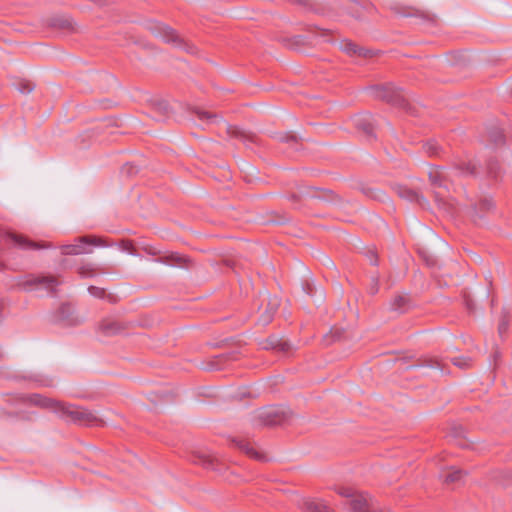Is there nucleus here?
<instances>
[{
  "mask_svg": "<svg viewBox=\"0 0 512 512\" xmlns=\"http://www.w3.org/2000/svg\"><path fill=\"white\" fill-rule=\"evenodd\" d=\"M50 247L45 242H36L23 234L0 230V265L12 258L14 248L28 251Z\"/></svg>",
  "mask_w": 512,
  "mask_h": 512,
  "instance_id": "f257e3e1",
  "label": "nucleus"
},
{
  "mask_svg": "<svg viewBox=\"0 0 512 512\" xmlns=\"http://www.w3.org/2000/svg\"><path fill=\"white\" fill-rule=\"evenodd\" d=\"M374 98L401 109L409 114L415 113V108L409 103L402 89L392 83L377 84L369 87Z\"/></svg>",
  "mask_w": 512,
  "mask_h": 512,
  "instance_id": "f03ea898",
  "label": "nucleus"
},
{
  "mask_svg": "<svg viewBox=\"0 0 512 512\" xmlns=\"http://www.w3.org/2000/svg\"><path fill=\"white\" fill-rule=\"evenodd\" d=\"M58 414L64 420L81 426L103 427L105 425L104 420L90 410L71 403L61 402Z\"/></svg>",
  "mask_w": 512,
  "mask_h": 512,
  "instance_id": "7ed1b4c3",
  "label": "nucleus"
},
{
  "mask_svg": "<svg viewBox=\"0 0 512 512\" xmlns=\"http://www.w3.org/2000/svg\"><path fill=\"white\" fill-rule=\"evenodd\" d=\"M289 418L290 411L279 406L262 408L257 415L259 425L266 427L282 425L287 422Z\"/></svg>",
  "mask_w": 512,
  "mask_h": 512,
  "instance_id": "20e7f679",
  "label": "nucleus"
},
{
  "mask_svg": "<svg viewBox=\"0 0 512 512\" xmlns=\"http://www.w3.org/2000/svg\"><path fill=\"white\" fill-rule=\"evenodd\" d=\"M148 29L154 36L161 38L166 43H173L178 46H183L189 53L194 51L193 46L185 43L174 29L163 23L151 22L148 25Z\"/></svg>",
  "mask_w": 512,
  "mask_h": 512,
  "instance_id": "39448f33",
  "label": "nucleus"
},
{
  "mask_svg": "<svg viewBox=\"0 0 512 512\" xmlns=\"http://www.w3.org/2000/svg\"><path fill=\"white\" fill-rule=\"evenodd\" d=\"M337 493L343 497L351 498L350 507L353 512H376L367 494L358 493L351 487H339Z\"/></svg>",
  "mask_w": 512,
  "mask_h": 512,
  "instance_id": "423d86ee",
  "label": "nucleus"
},
{
  "mask_svg": "<svg viewBox=\"0 0 512 512\" xmlns=\"http://www.w3.org/2000/svg\"><path fill=\"white\" fill-rule=\"evenodd\" d=\"M131 327L130 322L115 317H106L99 322L98 331L106 337H111L125 334Z\"/></svg>",
  "mask_w": 512,
  "mask_h": 512,
  "instance_id": "0eeeda50",
  "label": "nucleus"
},
{
  "mask_svg": "<svg viewBox=\"0 0 512 512\" xmlns=\"http://www.w3.org/2000/svg\"><path fill=\"white\" fill-rule=\"evenodd\" d=\"M78 243L62 245L60 247L63 255H80L90 253L92 250H87L84 245H107L101 238L96 236H81L77 239Z\"/></svg>",
  "mask_w": 512,
  "mask_h": 512,
  "instance_id": "6e6552de",
  "label": "nucleus"
},
{
  "mask_svg": "<svg viewBox=\"0 0 512 512\" xmlns=\"http://www.w3.org/2000/svg\"><path fill=\"white\" fill-rule=\"evenodd\" d=\"M61 284L58 277L53 275H29L18 286L27 290L32 286L43 285L52 295L56 293V287Z\"/></svg>",
  "mask_w": 512,
  "mask_h": 512,
  "instance_id": "1a4fd4ad",
  "label": "nucleus"
},
{
  "mask_svg": "<svg viewBox=\"0 0 512 512\" xmlns=\"http://www.w3.org/2000/svg\"><path fill=\"white\" fill-rule=\"evenodd\" d=\"M156 261L165 265L190 269L194 267V261L187 255L178 252H168L156 258Z\"/></svg>",
  "mask_w": 512,
  "mask_h": 512,
  "instance_id": "9d476101",
  "label": "nucleus"
},
{
  "mask_svg": "<svg viewBox=\"0 0 512 512\" xmlns=\"http://www.w3.org/2000/svg\"><path fill=\"white\" fill-rule=\"evenodd\" d=\"M347 13L355 19L362 18L365 14L373 13L376 8L369 0H347Z\"/></svg>",
  "mask_w": 512,
  "mask_h": 512,
  "instance_id": "9b49d317",
  "label": "nucleus"
},
{
  "mask_svg": "<svg viewBox=\"0 0 512 512\" xmlns=\"http://www.w3.org/2000/svg\"><path fill=\"white\" fill-rule=\"evenodd\" d=\"M23 402H27L33 406H37L44 409H50L55 413H58L62 401H57L52 398L42 396L40 394H31L27 397H22Z\"/></svg>",
  "mask_w": 512,
  "mask_h": 512,
  "instance_id": "f8f14e48",
  "label": "nucleus"
},
{
  "mask_svg": "<svg viewBox=\"0 0 512 512\" xmlns=\"http://www.w3.org/2000/svg\"><path fill=\"white\" fill-rule=\"evenodd\" d=\"M232 443L248 457L261 462L267 461V457L263 453L257 451L250 440L245 438H233Z\"/></svg>",
  "mask_w": 512,
  "mask_h": 512,
  "instance_id": "ddd939ff",
  "label": "nucleus"
},
{
  "mask_svg": "<svg viewBox=\"0 0 512 512\" xmlns=\"http://www.w3.org/2000/svg\"><path fill=\"white\" fill-rule=\"evenodd\" d=\"M333 192L330 190H320L315 187H305L304 190H301L299 194L291 193L289 196V200L292 202H298L302 196H310L312 198H319L325 200H332Z\"/></svg>",
  "mask_w": 512,
  "mask_h": 512,
  "instance_id": "4468645a",
  "label": "nucleus"
},
{
  "mask_svg": "<svg viewBox=\"0 0 512 512\" xmlns=\"http://www.w3.org/2000/svg\"><path fill=\"white\" fill-rule=\"evenodd\" d=\"M428 176L429 181L434 188H444L448 190L450 180L448 179V175L444 167L433 166L429 171Z\"/></svg>",
  "mask_w": 512,
  "mask_h": 512,
  "instance_id": "2eb2a0df",
  "label": "nucleus"
},
{
  "mask_svg": "<svg viewBox=\"0 0 512 512\" xmlns=\"http://www.w3.org/2000/svg\"><path fill=\"white\" fill-rule=\"evenodd\" d=\"M113 269L111 266H96L92 263H82L77 268V273L81 278H92L98 274L112 273Z\"/></svg>",
  "mask_w": 512,
  "mask_h": 512,
  "instance_id": "dca6fc26",
  "label": "nucleus"
},
{
  "mask_svg": "<svg viewBox=\"0 0 512 512\" xmlns=\"http://www.w3.org/2000/svg\"><path fill=\"white\" fill-rule=\"evenodd\" d=\"M190 461L194 464L200 465L206 469L215 470L219 461L218 459L203 451H194L190 456Z\"/></svg>",
  "mask_w": 512,
  "mask_h": 512,
  "instance_id": "f3484780",
  "label": "nucleus"
},
{
  "mask_svg": "<svg viewBox=\"0 0 512 512\" xmlns=\"http://www.w3.org/2000/svg\"><path fill=\"white\" fill-rule=\"evenodd\" d=\"M341 49L349 56H358L362 58H371L374 56L372 50L366 49L357 45L350 40H344L341 44Z\"/></svg>",
  "mask_w": 512,
  "mask_h": 512,
  "instance_id": "a211bd4d",
  "label": "nucleus"
},
{
  "mask_svg": "<svg viewBox=\"0 0 512 512\" xmlns=\"http://www.w3.org/2000/svg\"><path fill=\"white\" fill-rule=\"evenodd\" d=\"M56 319L68 326H74L79 324L76 316H74V310L70 304L63 303L56 312Z\"/></svg>",
  "mask_w": 512,
  "mask_h": 512,
  "instance_id": "6ab92c4d",
  "label": "nucleus"
},
{
  "mask_svg": "<svg viewBox=\"0 0 512 512\" xmlns=\"http://www.w3.org/2000/svg\"><path fill=\"white\" fill-rule=\"evenodd\" d=\"M227 133L230 137L237 138L245 144H259V137L255 133L245 131L237 126H228Z\"/></svg>",
  "mask_w": 512,
  "mask_h": 512,
  "instance_id": "aec40b11",
  "label": "nucleus"
},
{
  "mask_svg": "<svg viewBox=\"0 0 512 512\" xmlns=\"http://www.w3.org/2000/svg\"><path fill=\"white\" fill-rule=\"evenodd\" d=\"M304 512H333V509L320 499H306L303 501Z\"/></svg>",
  "mask_w": 512,
  "mask_h": 512,
  "instance_id": "412c9836",
  "label": "nucleus"
},
{
  "mask_svg": "<svg viewBox=\"0 0 512 512\" xmlns=\"http://www.w3.org/2000/svg\"><path fill=\"white\" fill-rule=\"evenodd\" d=\"M355 127L358 131L362 132L367 140H375L374 125L368 117H360L355 120Z\"/></svg>",
  "mask_w": 512,
  "mask_h": 512,
  "instance_id": "4be33fe9",
  "label": "nucleus"
},
{
  "mask_svg": "<svg viewBox=\"0 0 512 512\" xmlns=\"http://www.w3.org/2000/svg\"><path fill=\"white\" fill-rule=\"evenodd\" d=\"M278 306H279V301L277 298L270 300L268 302L265 310L261 311L260 316H259V322L264 326L271 323L274 318V315L276 314V312L278 310Z\"/></svg>",
  "mask_w": 512,
  "mask_h": 512,
  "instance_id": "5701e85b",
  "label": "nucleus"
},
{
  "mask_svg": "<svg viewBox=\"0 0 512 512\" xmlns=\"http://www.w3.org/2000/svg\"><path fill=\"white\" fill-rule=\"evenodd\" d=\"M391 9H392V11H394V13L404 16V17H419V18H423L426 20L431 19L429 17V15L425 14L424 12H422L418 9L412 8V7H407V6L397 4V5L392 6Z\"/></svg>",
  "mask_w": 512,
  "mask_h": 512,
  "instance_id": "b1692460",
  "label": "nucleus"
},
{
  "mask_svg": "<svg viewBox=\"0 0 512 512\" xmlns=\"http://www.w3.org/2000/svg\"><path fill=\"white\" fill-rule=\"evenodd\" d=\"M239 352L231 351L216 355L212 358L210 366L213 369H221L227 362L235 361L238 359Z\"/></svg>",
  "mask_w": 512,
  "mask_h": 512,
  "instance_id": "393cba45",
  "label": "nucleus"
},
{
  "mask_svg": "<svg viewBox=\"0 0 512 512\" xmlns=\"http://www.w3.org/2000/svg\"><path fill=\"white\" fill-rule=\"evenodd\" d=\"M494 202L491 198H481L475 205L473 206L475 217L482 218L488 212H490L494 208Z\"/></svg>",
  "mask_w": 512,
  "mask_h": 512,
  "instance_id": "a878e982",
  "label": "nucleus"
},
{
  "mask_svg": "<svg viewBox=\"0 0 512 512\" xmlns=\"http://www.w3.org/2000/svg\"><path fill=\"white\" fill-rule=\"evenodd\" d=\"M434 196L439 208L450 215H454L457 212V208L452 199H447L442 193L437 191H435Z\"/></svg>",
  "mask_w": 512,
  "mask_h": 512,
  "instance_id": "bb28decb",
  "label": "nucleus"
},
{
  "mask_svg": "<svg viewBox=\"0 0 512 512\" xmlns=\"http://www.w3.org/2000/svg\"><path fill=\"white\" fill-rule=\"evenodd\" d=\"M397 193L401 198L410 202H416L418 204H421V201L424 199V197L419 195L417 191L406 186H399L397 188Z\"/></svg>",
  "mask_w": 512,
  "mask_h": 512,
  "instance_id": "cd10ccee",
  "label": "nucleus"
},
{
  "mask_svg": "<svg viewBox=\"0 0 512 512\" xmlns=\"http://www.w3.org/2000/svg\"><path fill=\"white\" fill-rule=\"evenodd\" d=\"M453 167L462 175L476 174V166L471 161H466L462 159L455 160L453 163Z\"/></svg>",
  "mask_w": 512,
  "mask_h": 512,
  "instance_id": "c85d7f7f",
  "label": "nucleus"
},
{
  "mask_svg": "<svg viewBox=\"0 0 512 512\" xmlns=\"http://www.w3.org/2000/svg\"><path fill=\"white\" fill-rule=\"evenodd\" d=\"M410 304V298L407 295H396L391 301V309L404 313Z\"/></svg>",
  "mask_w": 512,
  "mask_h": 512,
  "instance_id": "c756f323",
  "label": "nucleus"
},
{
  "mask_svg": "<svg viewBox=\"0 0 512 512\" xmlns=\"http://www.w3.org/2000/svg\"><path fill=\"white\" fill-rule=\"evenodd\" d=\"M423 149L429 157H441L444 152L443 148L433 139L426 141L423 144Z\"/></svg>",
  "mask_w": 512,
  "mask_h": 512,
  "instance_id": "7c9ffc66",
  "label": "nucleus"
},
{
  "mask_svg": "<svg viewBox=\"0 0 512 512\" xmlns=\"http://www.w3.org/2000/svg\"><path fill=\"white\" fill-rule=\"evenodd\" d=\"M487 175L489 178L498 180L501 177L502 169L497 159L491 158L486 165Z\"/></svg>",
  "mask_w": 512,
  "mask_h": 512,
  "instance_id": "2f4dec72",
  "label": "nucleus"
},
{
  "mask_svg": "<svg viewBox=\"0 0 512 512\" xmlns=\"http://www.w3.org/2000/svg\"><path fill=\"white\" fill-rule=\"evenodd\" d=\"M488 138L490 142L494 143L497 146L505 143V135L502 129L497 127H493L489 130Z\"/></svg>",
  "mask_w": 512,
  "mask_h": 512,
  "instance_id": "473e14b6",
  "label": "nucleus"
},
{
  "mask_svg": "<svg viewBox=\"0 0 512 512\" xmlns=\"http://www.w3.org/2000/svg\"><path fill=\"white\" fill-rule=\"evenodd\" d=\"M510 318H511V316H510L509 311L504 309L502 311V314H501V317L499 320V324H498V333H499L500 337H503L507 333L508 328H509Z\"/></svg>",
  "mask_w": 512,
  "mask_h": 512,
  "instance_id": "72a5a7b5",
  "label": "nucleus"
},
{
  "mask_svg": "<svg viewBox=\"0 0 512 512\" xmlns=\"http://www.w3.org/2000/svg\"><path fill=\"white\" fill-rule=\"evenodd\" d=\"M267 343L270 348L279 350L282 352H287L290 350V344L287 341L276 339L275 337H271L267 340ZM265 348H268V346H265Z\"/></svg>",
  "mask_w": 512,
  "mask_h": 512,
  "instance_id": "f704fd0d",
  "label": "nucleus"
},
{
  "mask_svg": "<svg viewBox=\"0 0 512 512\" xmlns=\"http://www.w3.org/2000/svg\"><path fill=\"white\" fill-rule=\"evenodd\" d=\"M50 25L55 27V28L62 29V30H71V29H73V24H72L71 19L66 18V17H55V18H52L51 21H50Z\"/></svg>",
  "mask_w": 512,
  "mask_h": 512,
  "instance_id": "c9c22d12",
  "label": "nucleus"
},
{
  "mask_svg": "<svg viewBox=\"0 0 512 512\" xmlns=\"http://www.w3.org/2000/svg\"><path fill=\"white\" fill-rule=\"evenodd\" d=\"M465 475L466 472L462 469H452L445 475L444 482L446 484H454L459 482Z\"/></svg>",
  "mask_w": 512,
  "mask_h": 512,
  "instance_id": "e433bc0d",
  "label": "nucleus"
},
{
  "mask_svg": "<svg viewBox=\"0 0 512 512\" xmlns=\"http://www.w3.org/2000/svg\"><path fill=\"white\" fill-rule=\"evenodd\" d=\"M344 330L341 328L333 327L331 328L329 334H326L323 338V341L326 345H330L333 342L340 340L344 335Z\"/></svg>",
  "mask_w": 512,
  "mask_h": 512,
  "instance_id": "4c0bfd02",
  "label": "nucleus"
},
{
  "mask_svg": "<svg viewBox=\"0 0 512 512\" xmlns=\"http://www.w3.org/2000/svg\"><path fill=\"white\" fill-rule=\"evenodd\" d=\"M16 89L22 94H29L35 89V84L27 79H20L15 83Z\"/></svg>",
  "mask_w": 512,
  "mask_h": 512,
  "instance_id": "58836bf2",
  "label": "nucleus"
},
{
  "mask_svg": "<svg viewBox=\"0 0 512 512\" xmlns=\"http://www.w3.org/2000/svg\"><path fill=\"white\" fill-rule=\"evenodd\" d=\"M280 141L290 144L291 147L296 151L299 150L302 146L298 137L291 133H286L283 136H281Z\"/></svg>",
  "mask_w": 512,
  "mask_h": 512,
  "instance_id": "ea45409f",
  "label": "nucleus"
},
{
  "mask_svg": "<svg viewBox=\"0 0 512 512\" xmlns=\"http://www.w3.org/2000/svg\"><path fill=\"white\" fill-rule=\"evenodd\" d=\"M192 113L196 114L197 117L201 121H206V122H212L213 120L217 119V117H218L216 114H214L212 112L204 111L199 108H193Z\"/></svg>",
  "mask_w": 512,
  "mask_h": 512,
  "instance_id": "a19ab883",
  "label": "nucleus"
},
{
  "mask_svg": "<svg viewBox=\"0 0 512 512\" xmlns=\"http://www.w3.org/2000/svg\"><path fill=\"white\" fill-rule=\"evenodd\" d=\"M451 362L461 369H468L472 365V360L468 357H454L451 359Z\"/></svg>",
  "mask_w": 512,
  "mask_h": 512,
  "instance_id": "79ce46f5",
  "label": "nucleus"
},
{
  "mask_svg": "<svg viewBox=\"0 0 512 512\" xmlns=\"http://www.w3.org/2000/svg\"><path fill=\"white\" fill-rule=\"evenodd\" d=\"M119 247L123 250L128 252L131 255H136L137 250L134 245V242L130 239H122L119 243Z\"/></svg>",
  "mask_w": 512,
  "mask_h": 512,
  "instance_id": "37998d69",
  "label": "nucleus"
},
{
  "mask_svg": "<svg viewBox=\"0 0 512 512\" xmlns=\"http://www.w3.org/2000/svg\"><path fill=\"white\" fill-rule=\"evenodd\" d=\"M462 298H463V302H464V305H465L467 311L469 313H474L475 305H474V302H473V299L471 298V296L466 291H463Z\"/></svg>",
  "mask_w": 512,
  "mask_h": 512,
  "instance_id": "c03bdc74",
  "label": "nucleus"
},
{
  "mask_svg": "<svg viewBox=\"0 0 512 512\" xmlns=\"http://www.w3.org/2000/svg\"><path fill=\"white\" fill-rule=\"evenodd\" d=\"M463 433H464V430L461 426L452 428V435H453V437L458 439V445L465 447L466 445H465V441L463 439Z\"/></svg>",
  "mask_w": 512,
  "mask_h": 512,
  "instance_id": "a18cd8bd",
  "label": "nucleus"
},
{
  "mask_svg": "<svg viewBox=\"0 0 512 512\" xmlns=\"http://www.w3.org/2000/svg\"><path fill=\"white\" fill-rule=\"evenodd\" d=\"M121 173L126 177H132L133 175H136L138 173V169L136 166L126 163L125 165H123Z\"/></svg>",
  "mask_w": 512,
  "mask_h": 512,
  "instance_id": "49530a36",
  "label": "nucleus"
},
{
  "mask_svg": "<svg viewBox=\"0 0 512 512\" xmlns=\"http://www.w3.org/2000/svg\"><path fill=\"white\" fill-rule=\"evenodd\" d=\"M419 255L428 267H435L437 265V259L434 256L426 252H419Z\"/></svg>",
  "mask_w": 512,
  "mask_h": 512,
  "instance_id": "de8ad7c7",
  "label": "nucleus"
},
{
  "mask_svg": "<svg viewBox=\"0 0 512 512\" xmlns=\"http://www.w3.org/2000/svg\"><path fill=\"white\" fill-rule=\"evenodd\" d=\"M88 292L96 298H104L106 295V290L104 288L93 285L88 287Z\"/></svg>",
  "mask_w": 512,
  "mask_h": 512,
  "instance_id": "09e8293b",
  "label": "nucleus"
},
{
  "mask_svg": "<svg viewBox=\"0 0 512 512\" xmlns=\"http://www.w3.org/2000/svg\"><path fill=\"white\" fill-rule=\"evenodd\" d=\"M154 108L156 111L162 113L163 115H167L169 113V105L166 101H158L154 104Z\"/></svg>",
  "mask_w": 512,
  "mask_h": 512,
  "instance_id": "8fccbe9b",
  "label": "nucleus"
},
{
  "mask_svg": "<svg viewBox=\"0 0 512 512\" xmlns=\"http://www.w3.org/2000/svg\"><path fill=\"white\" fill-rule=\"evenodd\" d=\"M142 250L147 253L148 255H151V256H162L163 254H161V251L156 249L155 247L151 246V245H145L142 247Z\"/></svg>",
  "mask_w": 512,
  "mask_h": 512,
  "instance_id": "3c124183",
  "label": "nucleus"
},
{
  "mask_svg": "<svg viewBox=\"0 0 512 512\" xmlns=\"http://www.w3.org/2000/svg\"><path fill=\"white\" fill-rule=\"evenodd\" d=\"M379 291V277L375 276L372 278V283L369 287V293L375 295Z\"/></svg>",
  "mask_w": 512,
  "mask_h": 512,
  "instance_id": "603ef678",
  "label": "nucleus"
},
{
  "mask_svg": "<svg viewBox=\"0 0 512 512\" xmlns=\"http://www.w3.org/2000/svg\"><path fill=\"white\" fill-rule=\"evenodd\" d=\"M223 263L225 266L231 268L235 273H237V262L234 259H224Z\"/></svg>",
  "mask_w": 512,
  "mask_h": 512,
  "instance_id": "864d4df0",
  "label": "nucleus"
},
{
  "mask_svg": "<svg viewBox=\"0 0 512 512\" xmlns=\"http://www.w3.org/2000/svg\"><path fill=\"white\" fill-rule=\"evenodd\" d=\"M369 258L372 265L377 266L378 265V256L376 252L369 251Z\"/></svg>",
  "mask_w": 512,
  "mask_h": 512,
  "instance_id": "5fc2aeb1",
  "label": "nucleus"
},
{
  "mask_svg": "<svg viewBox=\"0 0 512 512\" xmlns=\"http://www.w3.org/2000/svg\"><path fill=\"white\" fill-rule=\"evenodd\" d=\"M17 413L14 412H8L3 409H0V418H10V417H16Z\"/></svg>",
  "mask_w": 512,
  "mask_h": 512,
  "instance_id": "6e6d98bb",
  "label": "nucleus"
},
{
  "mask_svg": "<svg viewBox=\"0 0 512 512\" xmlns=\"http://www.w3.org/2000/svg\"><path fill=\"white\" fill-rule=\"evenodd\" d=\"M319 30H320L321 36H330L333 34V31L329 30V29H319Z\"/></svg>",
  "mask_w": 512,
  "mask_h": 512,
  "instance_id": "4d7b16f0",
  "label": "nucleus"
},
{
  "mask_svg": "<svg viewBox=\"0 0 512 512\" xmlns=\"http://www.w3.org/2000/svg\"><path fill=\"white\" fill-rule=\"evenodd\" d=\"M428 365L440 367V363L437 360H434V361L430 360Z\"/></svg>",
  "mask_w": 512,
  "mask_h": 512,
  "instance_id": "13d9d810",
  "label": "nucleus"
},
{
  "mask_svg": "<svg viewBox=\"0 0 512 512\" xmlns=\"http://www.w3.org/2000/svg\"><path fill=\"white\" fill-rule=\"evenodd\" d=\"M498 357H499V352H498V351H495V353H494V358H495V360H496Z\"/></svg>",
  "mask_w": 512,
  "mask_h": 512,
  "instance_id": "bf43d9fd",
  "label": "nucleus"
},
{
  "mask_svg": "<svg viewBox=\"0 0 512 512\" xmlns=\"http://www.w3.org/2000/svg\"><path fill=\"white\" fill-rule=\"evenodd\" d=\"M295 2H297V3H301V2H302V0H295Z\"/></svg>",
  "mask_w": 512,
  "mask_h": 512,
  "instance_id": "052dcab7",
  "label": "nucleus"
}]
</instances>
